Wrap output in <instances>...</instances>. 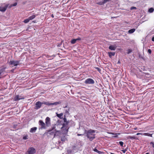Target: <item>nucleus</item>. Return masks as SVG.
Returning a JSON list of instances; mask_svg holds the SVG:
<instances>
[{
	"instance_id": "1",
	"label": "nucleus",
	"mask_w": 154,
	"mask_h": 154,
	"mask_svg": "<svg viewBox=\"0 0 154 154\" xmlns=\"http://www.w3.org/2000/svg\"><path fill=\"white\" fill-rule=\"evenodd\" d=\"M85 131V133L86 134L87 137L90 141H92L95 138V131L94 130L90 129L86 131L85 129H83Z\"/></svg>"
},
{
	"instance_id": "2",
	"label": "nucleus",
	"mask_w": 154,
	"mask_h": 154,
	"mask_svg": "<svg viewBox=\"0 0 154 154\" xmlns=\"http://www.w3.org/2000/svg\"><path fill=\"white\" fill-rule=\"evenodd\" d=\"M63 120L64 121V123L63 124V125L62 127L61 128V129L64 130V128L65 131H64L66 133L68 132V128L67 127V125L69 123V122L67 120L66 118H64L63 119Z\"/></svg>"
},
{
	"instance_id": "3",
	"label": "nucleus",
	"mask_w": 154,
	"mask_h": 154,
	"mask_svg": "<svg viewBox=\"0 0 154 154\" xmlns=\"http://www.w3.org/2000/svg\"><path fill=\"white\" fill-rule=\"evenodd\" d=\"M9 64L13 67L14 66H17L20 64V61L17 60H11L9 62Z\"/></svg>"
},
{
	"instance_id": "4",
	"label": "nucleus",
	"mask_w": 154,
	"mask_h": 154,
	"mask_svg": "<svg viewBox=\"0 0 154 154\" xmlns=\"http://www.w3.org/2000/svg\"><path fill=\"white\" fill-rule=\"evenodd\" d=\"M84 83L86 84L92 85L94 84V81L92 79L88 78L85 80Z\"/></svg>"
},
{
	"instance_id": "5",
	"label": "nucleus",
	"mask_w": 154,
	"mask_h": 154,
	"mask_svg": "<svg viewBox=\"0 0 154 154\" xmlns=\"http://www.w3.org/2000/svg\"><path fill=\"white\" fill-rule=\"evenodd\" d=\"M43 104H45L48 106H50L51 105H57L61 103L60 102H56L53 103H51L49 102H43Z\"/></svg>"
},
{
	"instance_id": "6",
	"label": "nucleus",
	"mask_w": 154,
	"mask_h": 154,
	"mask_svg": "<svg viewBox=\"0 0 154 154\" xmlns=\"http://www.w3.org/2000/svg\"><path fill=\"white\" fill-rule=\"evenodd\" d=\"M36 152L35 149L32 147L29 148L26 154H34Z\"/></svg>"
},
{
	"instance_id": "7",
	"label": "nucleus",
	"mask_w": 154,
	"mask_h": 154,
	"mask_svg": "<svg viewBox=\"0 0 154 154\" xmlns=\"http://www.w3.org/2000/svg\"><path fill=\"white\" fill-rule=\"evenodd\" d=\"M55 127L54 126L51 129H49L48 131V133H49L51 135H53L54 137L55 135V132L52 131L53 130L54 131H55Z\"/></svg>"
},
{
	"instance_id": "8",
	"label": "nucleus",
	"mask_w": 154,
	"mask_h": 154,
	"mask_svg": "<svg viewBox=\"0 0 154 154\" xmlns=\"http://www.w3.org/2000/svg\"><path fill=\"white\" fill-rule=\"evenodd\" d=\"M42 104H43V102H41L40 101H38L35 103V108L37 109H40Z\"/></svg>"
},
{
	"instance_id": "9",
	"label": "nucleus",
	"mask_w": 154,
	"mask_h": 154,
	"mask_svg": "<svg viewBox=\"0 0 154 154\" xmlns=\"http://www.w3.org/2000/svg\"><path fill=\"white\" fill-rule=\"evenodd\" d=\"M39 124L41 126L42 129H45L46 124L44 122L40 120L39 121Z\"/></svg>"
},
{
	"instance_id": "10",
	"label": "nucleus",
	"mask_w": 154,
	"mask_h": 154,
	"mask_svg": "<svg viewBox=\"0 0 154 154\" xmlns=\"http://www.w3.org/2000/svg\"><path fill=\"white\" fill-rule=\"evenodd\" d=\"M24 98L23 97L18 95H16L14 97V100L15 101H17L23 99Z\"/></svg>"
},
{
	"instance_id": "11",
	"label": "nucleus",
	"mask_w": 154,
	"mask_h": 154,
	"mask_svg": "<svg viewBox=\"0 0 154 154\" xmlns=\"http://www.w3.org/2000/svg\"><path fill=\"white\" fill-rule=\"evenodd\" d=\"M51 124L50 119L47 117L45 119V124L47 126H48Z\"/></svg>"
},
{
	"instance_id": "12",
	"label": "nucleus",
	"mask_w": 154,
	"mask_h": 154,
	"mask_svg": "<svg viewBox=\"0 0 154 154\" xmlns=\"http://www.w3.org/2000/svg\"><path fill=\"white\" fill-rule=\"evenodd\" d=\"M111 50H115L116 48V46L115 45H111L109 48Z\"/></svg>"
},
{
	"instance_id": "13",
	"label": "nucleus",
	"mask_w": 154,
	"mask_h": 154,
	"mask_svg": "<svg viewBox=\"0 0 154 154\" xmlns=\"http://www.w3.org/2000/svg\"><path fill=\"white\" fill-rule=\"evenodd\" d=\"M37 129V128L36 127L31 128L30 130V133H35V132Z\"/></svg>"
},
{
	"instance_id": "14",
	"label": "nucleus",
	"mask_w": 154,
	"mask_h": 154,
	"mask_svg": "<svg viewBox=\"0 0 154 154\" xmlns=\"http://www.w3.org/2000/svg\"><path fill=\"white\" fill-rule=\"evenodd\" d=\"M8 6H5L4 7H0V11L2 12H4L5 11L7 8Z\"/></svg>"
},
{
	"instance_id": "15",
	"label": "nucleus",
	"mask_w": 154,
	"mask_h": 154,
	"mask_svg": "<svg viewBox=\"0 0 154 154\" xmlns=\"http://www.w3.org/2000/svg\"><path fill=\"white\" fill-rule=\"evenodd\" d=\"M108 53L110 58H111L112 56H114L115 54V52H109Z\"/></svg>"
},
{
	"instance_id": "16",
	"label": "nucleus",
	"mask_w": 154,
	"mask_h": 154,
	"mask_svg": "<svg viewBox=\"0 0 154 154\" xmlns=\"http://www.w3.org/2000/svg\"><path fill=\"white\" fill-rule=\"evenodd\" d=\"M57 116L60 119H62L63 118V117L62 116L63 115V113H61L60 114H57Z\"/></svg>"
},
{
	"instance_id": "17",
	"label": "nucleus",
	"mask_w": 154,
	"mask_h": 154,
	"mask_svg": "<svg viewBox=\"0 0 154 154\" xmlns=\"http://www.w3.org/2000/svg\"><path fill=\"white\" fill-rule=\"evenodd\" d=\"M135 29L134 28L131 29L128 31V32L130 34H131L133 33L135 31Z\"/></svg>"
},
{
	"instance_id": "18",
	"label": "nucleus",
	"mask_w": 154,
	"mask_h": 154,
	"mask_svg": "<svg viewBox=\"0 0 154 154\" xmlns=\"http://www.w3.org/2000/svg\"><path fill=\"white\" fill-rule=\"evenodd\" d=\"M66 140V138L65 136L62 137L61 138V140L62 143L64 142Z\"/></svg>"
},
{
	"instance_id": "19",
	"label": "nucleus",
	"mask_w": 154,
	"mask_h": 154,
	"mask_svg": "<svg viewBox=\"0 0 154 154\" xmlns=\"http://www.w3.org/2000/svg\"><path fill=\"white\" fill-rule=\"evenodd\" d=\"M35 15H32L30 17H28L29 19V20H32L33 19L35 18Z\"/></svg>"
},
{
	"instance_id": "20",
	"label": "nucleus",
	"mask_w": 154,
	"mask_h": 154,
	"mask_svg": "<svg viewBox=\"0 0 154 154\" xmlns=\"http://www.w3.org/2000/svg\"><path fill=\"white\" fill-rule=\"evenodd\" d=\"M71 42L72 44H74L76 43V40L75 39H72L71 40Z\"/></svg>"
},
{
	"instance_id": "21",
	"label": "nucleus",
	"mask_w": 154,
	"mask_h": 154,
	"mask_svg": "<svg viewBox=\"0 0 154 154\" xmlns=\"http://www.w3.org/2000/svg\"><path fill=\"white\" fill-rule=\"evenodd\" d=\"M143 135L148 136L152 137V134L148 133H144L143 134Z\"/></svg>"
},
{
	"instance_id": "22",
	"label": "nucleus",
	"mask_w": 154,
	"mask_h": 154,
	"mask_svg": "<svg viewBox=\"0 0 154 154\" xmlns=\"http://www.w3.org/2000/svg\"><path fill=\"white\" fill-rule=\"evenodd\" d=\"M154 10V9L152 8H150L149 9L148 11L150 13H152L153 11Z\"/></svg>"
},
{
	"instance_id": "23",
	"label": "nucleus",
	"mask_w": 154,
	"mask_h": 154,
	"mask_svg": "<svg viewBox=\"0 0 154 154\" xmlns=\"http://www.w3.org/2000/svg\"><path fill=\"white\" fill-rule=\"evenodd\" d=\"M119 143L120 144V145L121 146H122V147H125V146H123V144H124V143L122 141H120L119 142Z\"/></svg>"
},
{
	"instance_id": "24",
	"label": "nucleus",
	"mask_w": 154,
	"mask_h": 154,
	"mask_svg": "<svg viewBox=\"0 0 154 154\" xmlns=\"http://www.w3.org/2000/svg\"><path fill=\"white\" fill-rule=\"evenodd\" d=\"M29 20H29V18H28L24 20V22L25 23H27L29 22Z\"/></svg>"
},
{
	"instance_id": "25",
	"label": "nucleus",
	"mask_w": 154,
	"mask_h": 154,
	"mask_svg": "<svg viewBox=\"0 0 154 154\" xmlns=\"http://www.w3.org/2000/svg\"><path fill=\"white\" fill-rule=\"evenodd\" d=\"M127 54H129L132 51V50L131 49H128L127 50Z\"/></svg>"
},
{
	"instance_id": "26",
	"label": "nucleus",
	"mask_w": 154,
	"mask_h": 154,
	"mask_svg": "<svg viewBox=\"0 0 154 154\" xmlns=\"http://www.w3.org/2000/svg\"><path fill=\"white\" fill-rule=\"evenodd\" d=\"M17 5V2H15L14 3V4L12 5H11V6H13V7Z\"/></svg>"
},
{
	"instance_id": "27",
	"label": "nucleus",
	"mask_w": 154,
	"mask_h": 154,
	"mask_svg": "<svg viewBox=\"0 0 154 154\" xmlns=\"http://www.w3.org/2000/svg\"><path fill=\"white\" fill-rule=\"evenodd\" d=\"M127 151V149H123V150H122V151L123 152V153H125Z\"/></svg>"
},
{
	"instance_id": "28",
	"label": "nucleus",
	"mask_w": 154,
	"mask_h": 154,
	"mask_svg": "<svg viewBox=\"0 0 154 154\" xmlns=\"http://www.w3.org/2000/svg\"><path fill=\"white\" fill-rule=\"evenodd\" d=\"M23 139L24 140H26L28 139V136H24L23 138Z\"/></svg>"
},
{
	"instance_id": "29",
	"label": "nucleus",
	"mask_w": 154,
	"mask_h": 154,
	"mask_svg": "<svg viewBox=\"0 0 154 154\" xmlns=\"http://www.w3.org/2000/svg\"><path fill=\"white\" fill-rule=\"evenodd\" d=\"M98 4H99V5H103V4H104L103 2H98Z\"/></svg>"
},
{
	"instance_id": "30",
	"label": "nucleus",
	"mask_w": 154,
	"mask_h": 154,
	"mask_svg": "<svg viewBox=\"0 0 154 154\" xmlns=\"http://www.w3.org/2000/svg\"><path fill=\"white\" fill-rule=\"evenodd\" d=\"M109 1V0H103V4H105Z\"/></svg>"
},
{
	"instance_id": "31",
	"label": "nucleus",
	"mask_w": 154,
	"mask_h": 154,
	"mask_svg": "<svg viewBox=\"0 0 154 154\" xmlns=\"http://www.w3.org/2000/svg\"><path fill=\"white\" fill-rule=\"evenodd\" d=\"M85 134V132L84 133L82 134H77V135L78 136H83Z\"/></svg>"
},
{
	"instance_id": "32",
	"label": "nucleus",
	"mask_w": 154,
	"mask_h": 154,
	"mask_svg": "<svg viewBox=\"0 0 154 154\" xmlns=\"http://www.w3.org/2000/svg\"><path fill=\"white\" fill-rule=\"evenodd\" d=\"M150 143L152 144V146L154 148V143L152 142H151Z\"/></svg>"
},
{
	"instance_id": "33",
	"label": "nucleus",
	"mask_w": 154,
	"mask_h": 154,
	"mask_svg": "<svg viewBox=\"0 0 154 154\" xmlns=\"http://www.w3.org/2000/svg\"><path fill=\"white\" fill-rule=\"evenodd\" d=\"M136 9V8L135 7H132L131 8V10H133V9Z\"/></svg>"
},
{
	"instance_id": "34",
	"label": "nucleus",
	"mask_w": 154,
	"mask_h": 154,
	"mask_svg": "<svg viewBox=\"0 0 154 154\" xmlns=\"http://www.w3.org/2000/svg\"><path fill=\"white\" fill-rule=\"evenodd\" d=\"M96 69H97L98 71H99V72H100V69L98 68V67H96L95 68Z\"/></svg>"
},
{
	"instance_id": "35",
	"label": "nucleus",
	"mask_w": 154,
	"mask_h": 154,
	"mask_svg": "<svg viewBox=\"0 0 154 154\" xmlns=\"http://www.w3.org/2000/svg\"><path fill=\"white\" fill-rule=\"evenodd\" d=\"M93 150L95 152H99V151L96 148H94Z\"/></svg>"
},
{
	"instance_id": "36",
	"label": "nucleus",
	"mask_w": 154,
	"mask_h": 154,
	"mask_svg": "<svg viewBox=\"0 0 154 154\" xmlns=\"http://www.w3.org/2000/svg\"><path fill=\"white\" fill-rule=\"evenodd\" d=\"M81 40V39L80 38V37H79V38H76V40H78V41H80Z\"/></svg>"
},
{
	"instance_id": "37",
	"label": "nucleus",
	"mask_w": 154,
	"mask_h": 154,
	"mask_svg": "<svg viewBox=\"0 0 154 154\" xmlns=\"http://www.w3.org/2000/svg\"><path fill=\"white\" fill-rule=\"evenodd\" d=\"M148 53H149L151 54V50L150 49H148Z\"/></svg>"
},
{
	"instance_id": "38",
	"label": "nucleus",
	"mask_w": 154,
	"mask_h": 154,
	"mask_svg": "<svg viewBox=\"0 0 154 154\" xmlns=\"http://www.w3.org/2000/svg\"><path fill=\"white\" fill-rule=\"evenodd\" d=\"M152 41H153V42H154V36H153L152 37Z\"/></svg>"
},
{
	"instance_id": "39",
	"label": "nucleus",
	"mask_w": 154,
	"mask_h": 154,
	"mask_svg": "<svg viewBox=\"0 0 154 154\" xmlns=\"http://www.w3.org/2000/svg\"><path fill=\"white\" fill-rule=\"evenodd\" d=\"M141 134V133H137V134H136V135H139V134Z\"/></svg>"
},
{
	"instance_id": "40",
	"label": "nucleus",
	"mask_w": 154,
	"mask_h": 154,
	"mask_svg": "<svg viewBox=\"0 0 154 154\" xmlns=\"http://www.w3.org/2000/svg\"><path fill=\"white\" fill-rule=\"evenodd\" d=\"M99 154H100L101 153V152L100 151H99V152H97Z\"/></svg>"
},
{
	"instance_id": "41",
	"label": "nucleus",
	"mask_w": 154,
	"mask_h": 154,
	"mask_svg": "<svg viewBox=\"0 0 154 154\" xmlns=\"http://www.w3.org/2000/svg\"><path fill=\"white\" fill-rule=\"evenodd\" d=\"M51 17H52V18H54V15H53V14H52L51 15Z\"/></svg>"
},
{
	"instance_id": "42",
	"label": "nucleus",
	"mask_w": 154,
	"mask_h": 154,
	"mask_svg": "<svg viewBox=\"0 0 154 154\" xmlns=\"http://www.w3.org/2000/svg\"><path fill=\"white\" fill-rule=\"evenodd\" d=\"M75 40H76V42H77V41H78V40H76V39H75Z\"/></svg>"
},
{
	"instance_id": "43",
	"label": "nucleus",
	"mask_w": 154,
	"mask_h": 154,
	"mask_svg": "<svg viewBox=\"0 0 154 154\" xmlns=\"http://www.w3.org/2000/svg\"><path fill=\"white\" fill-rule=\"evenodd\" d=\"M145 154H149L148 153H146Z\"/></svg>"
},
{
	"instance_id": "44",
	"label": "nucleus",
	"mask_w": 154,
	"mask_h": 154,
	"mask_svg": "<svg viewBox=\"0 0 154 154\" xmlns=\"http://www.w3.org/2000/svg\"><path fill=\"white\" fill-rule=\"evenodd\" d=\"M132 137H131V139H132Z\"/></svg>"
}]
</instances>
